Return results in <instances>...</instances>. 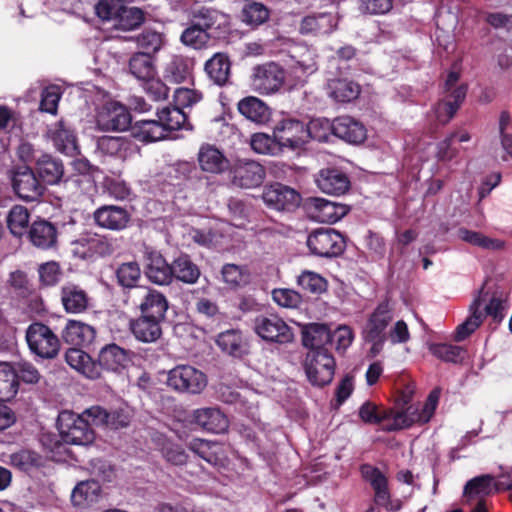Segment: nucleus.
<instances>
[{"instance_id":"obj_9","label":"nucleus","mask_w":512,"mask_h":512,"mask_svg":"<svg viewBox=\"0 0 512 512\" xmlns=\"http://www.w3.org/2000/svg\"><path fill=\"white\" fill-rule=\"evenodd\" d=\"M254 331L261 339L270 343L284 345L291 343L294 339L292 328L275 314L256 317Z\"/></svg>"},{"instance_id":"obj_47","label":"nucleus","mask_w":512,"mask_h":512,"mask_svg":"<svg viewBox=\"0 0 512 512\" xmlns=\"http://www.w3.org/2000/svg\"><path fill=\"white\" fill-rule=\"evenodd\" d=\"M330 96L338 102H351L358 98L361 87L358 83L348 79H332L328 83Z\"/></svg>"},{"instance_id":"obj_6","label":"nucleus","mask_w":512,"mask_h":512,"mask_svg":"<svg viewBox=\"0 0 512 512\" xmlns=\"http://www.w3.org/2000/svg\"><path fill=\"white\" fill-rule=\"evenodd\" d=\"M286 78L284 68L273 61L256 65L249 77L250 87L261 95H271L278 92Z\"/></svg>"},{"instance_id":"obj_48","label":"nucleus","mask_w":512,"mask_h":512,"mask_svg":"<svg viewBox=\"0 0 512 512\" xmlns=\"http://www.w3.org/2000/svg\"><path fill=\"white\" fill-rule=\"evenodd\" d=\"M129 72L139 81L156 76V67L153 58L148 53H134L129 59Z\"/></svg>"},{"instance_id":"obj_12","label":"nucleus","mask_w":512,"mask_h":512,"mask_svg":"<svg viewBox=\"0 0 512 512\" xmlns=\"http://www.w3.org/2000/svg\"><path fill=\"white\" fill-rule=\"evenodd\" d=\"M167 384L181 392L200 393L207 384L206 375L190 365H179L168 373Z\"/></svg>"},{"instance_id":"obj_62","label":"nucleus","mask_w":512,"mask_h":512,"mask_svg":"<svg viewBox=\"0 0 512 512\" xmlns=\"http://www.w3.org/2000/svg\"><path fill=\"white\" fill-rule=\"evenodd\" d=\"M210 37L209 32L201 29L200 26L192 24L183 30L180 40L185 46L199 50L207 45Z\"/></svg>"},{"instance_id":"obj_30","label":"nucleus","mask_w":512,"mask_h":512,"mask_svg":"<svg viewBox=\"0 0 512 512\" xmlns=\"http://www.w3.org/2000/svg\"><path fill=\"white\" fill-rule=\"evenodd\" d=\"M238 112L247 120L264 125L271 118L270 107L261 99L255 96H246L237 104Z\"/></svg>"},{"instance_id":"obj_59","label":"nucleus","mask_w":512,"mask_h":512,"mask_svg":"<svg viewBox=\"0 0 512 512\" xmlns=\"http://www.w3.org/2000/svg\"><path fill=\"white\" fill-rule=\"evenodd\" d=\"M457 233L459 239L462 241L483 249L498 250L503 246V243L499 240L489 238L481 232L469 230L464 227L459 228Z\"/></svg>"},{"instance_id":"obj_37","label":"nucleus","mask_w":512,"mask_h":512,"mask_svg":"<svg viewBox=\"0 0 512 512\" xmlns=\"http://www.w3.org/2000/svg\"><path fill=\"white\" fill-rule=\"evenodd\" d=\"M204 71L214 84L225 85L231 74V62L228 55L221 52L215 53L205 62Z\"/></svg>"},{"instance_id":"obj_58","label":"nucleus","mask_w":512,"mask_h":512,"mask_svg":"<svg viewBox=\"0 0 512 512\" xmlns=\"http://www.w3.org/2000/svg\"><path fill=\"white\" fill-rule=\"evenodd\" d=\"M508 308V294L503 291H494L484 310L487 316L491 317L495 323L500 324Z\"/></svg>"},{"instance_id":"obj_29","label":"nucleus","mask_w":512,"mask_h":512,"mask_svg":"<svg viewBox=\"0 0 512 512\" xmlns=\"http://www.w3.org/2000/svg\"><path fill=\"white\" fill-rule=\"evenodd\" d=\"M171 271L172 281L176 280L187 285L196 284L201 276L200 267L187 253H180L173 259Z\"/></svg>"},{"instance_id":"obj_31","label":"nucleus","mask_w":512,"mask_h":512,"mask_svg":"<svg viewBox=\"0 0 512 512\" xmlns=\"http://www.w3.org/2000/svg\"><path fill=\"white\" fill-rule=\"evenodd\" d=\"M51 139L57 151L67 156H75L80 153L77 136L63 120L56 123L51 131Z\"/></svg>"},{"instance_id":"obj_19","label":"nucleus","mask_w":512,"mask_h":512,"mask_svg":"<svg viewBox=\"0 0 512 512\" xmlns=\"http://www.w3.org/2000/svg\"><path fill=\"white\" fill-rule=\"evenodd\" d=\"M60 302L68 314H82L91 308V297L79 284L67 282L59 292Z\"/></svg>"},{"instance_id":"obj_42","label":"nucleus","mask_w":512,"mask_h":512,"mask_svg":"<svg viewBox=\"0 0 512 512\" xmlns=\"http://www.w3.org/2000/svg\"><path fill=\"white\" fill-rule=\"evenodd\" d=\"M198 162L203 171L215 174L226 170L229 164L221 151L208 144L200 148Z\"/></svg>"},{"instance_id":"obj_18","label":"nucleus","mask_w":512,"mask_h":512,"mask_svg":"<svg viewBox=\"0 0 512 512\" xmlns=\"http://www.w3.org/2000/svg\"><path fill=\"white\" fill-rule=\"evenodd\" d=\"M171 267L172 262L168 263L159 251L145 252L144 274L151 283L159 286L170 285L172 283Z\"/></svg>"},{"instance_id":"obj_13","label":"nucleus","mask_w":512,"mask_h":512,"mask_svg":"<svg viewBox=\"0 0 512 512\" xmlns=\"http://www.w3.org/2000/svg\"><path fill=\"white\" fill-rule=\"evenodd\" d=\"M274 135L282 148L296 150L308 142L306 123L295 118H283L274 127Z\"/></svg>"},{"instance_id":"obj_1","label":"nucleus","mask_w":512,"mask_h":512,"mask_svg":"<svg viewBox=\"0 0 512 512\" xmlns=\"http://www.w3.org/2000/svg\"><path fill=\"white\" fill-rule=\"evenodd\" d=\"M94 424L91 417L72 411H63L57 419V428L63 442L72 445H88L95 439V432L92 428Z\"/></svg>"},{"instance_id":"obj_21","label":"nucleus","mask_w":512,"mask_h":512,"mask_svg":"<svg viewBox=\"0 0 512 512\" xmlns=\"http://www.w3.org/2000/svg\"><path fill=\"white\" fill-rule=\"evenodd\" d=\"M164 323V321L137 314L129 321V331L139 342L155 343L162 338Z\"/></svg>"},{"instance_id":"obj_35","label":"nucleus","mask_w":512,"mask_h":512,"mask_svg":"<svg viewBox=\"0 0 512 512\" xmlns=\"http://www.w3.org/2000/svg\"><path fill=\"white\" fill-rule=\"evenodd\" d=\"M332 331L326 324L310 323L302 330V344L309 350L328 349L332 345Z\"/></svg>"},{"instance_id":"obj_17","label":"nucleus","mask_w":512,"mask_h":512,"mask_svg":"<svg viewBox=\"0 0 512 512\" xmlns=\"http://www.w3.org/2000/svg\"><path fill=\"white\" fill-rule=\"evenodd\" d=\"M92 217L98 227L116 232L125 230L131 222V213L117 205H102L93 212Z\"/></svg>"},{"instance_id":"obj_61","label":"nucleus","mask_w":512,"mask_h":512,"mask_svg":"<svg viewBox=\"0 0 512 512\" xmlns=\"http://www.w3.org/2000/svg\"><path fill=\"white\" fill-rule=\"evenodd\" d=\"M430 351L438 359L455 364L461 363L465 359L467 353L463 347L446 343L432 344L430 346Z\"/></svg>"},{"instance_id":"obj_3","label":"nucleus","mask_w":512,"mask_h":512,"mask_svg":"<svg viewBox=\"0 0 512 512\" xmlns=\"http://www.w3.org/2000/svg\"><path fill=\"white\" fill-rule=\"evenodd\" d=\"M393 319L392 309L387 300L377 305L369 315L362 330V338L371 344L370 354L377 356L384 348L387 340L386 329Z\"/></svg>"},{"instance_id":"obj_41","label":"nucleus","mask_w":512,"mask_h":512,"mask_svg":"<svg viewBox=\"0 0 512 512\" xmlns=\"http://www.w3.org/2000/svg\"><path fill=\"white\" fill-rule=\"evenodd\" d=\"M336 27V20L331 13H318L304 17L300 24L301 34H330Z\"/></svg>"},{"instance_id":"obj_4","label":"nucleus","mask_w":512,"mask_h":512,"mask_svg":"<svg viewBox=\"0 0 512 512\" xmlns=\"http://www.w3.org/2000/svg\"><path fill=\"white\" fill-rule=\"evenodd\" d=\"M303 367L312 386L324 387L334 378L336 361L329 349H312L308 350Z\"/></svg>"},{"instance_id":"obj_56","label":"nucleus","mask_w":512,"mask_h":512,"mask_svg":"<svg viewBox=\"0 0 512 512\" xmlns=\"http://www.w3.org/2000/svg\"><path fill=\"white\" fill-rule=\"evenodd\" d=\"M359 416L365 423L382 424L384 427L393 421V408L379 411L371 402H365L359 409Z\"/></svg>"},{"instance_id":"obj_50","label":"nucleus","mask_w":512,"mask_h":512,"mask_svg":"<svg viewBox=\"0 0 512 512\" xmlns=\"http://www.w3.org/2000/svg\"><path fill=\"white\" fill-rule=\"evenodd\" d=\"M216 343L222 351L232 356L240 357L245 353L242 333L239 330L229 329L220 333Z\"/></svg>"},{"instance_id":"obj_26","label":"nucleus","mask_w":512,"mask_h":512,"mask_svg":"<svg viewBox=\"0 0 512 512\" xmlns=\"http://www.w3.org/2000/svg\"><path fill=\"white\" fill-rule=\"evenodd\" d=\"M502 481L496 482L490 474L476 476L464 486L463 496L467 502H471L477 498L485 499V497L493 495L501 491Z\"/></svg>"},{"instance_id":"obj_55","label":"nucleus","mask_w":512,"mask_h":512,"mask_svg":"<svg viewBox=\"0 0 512 512\" xmlns=\"http://www.w3.org/2000/svg\"><path fill=\"white\" fill-rule=\"evenodd\" d=\"M10 463L20 471L30 473L42 466V456L34 451L22 449L11 454Z\"/></svg>"},{"instance_id":"obj_43","label":"nucleus","mask_w":512,"mask_h":512,"mask_svg":"<svg viewBox=\"0 0 512 512\" xmlns=\"http://www.w3.org/2000/svg\"><path fill=\"white\" fill-rule=\"evenodd\" d=\"M97 149L103 155L124 160L132 151V142L126 137L101 136L97 140Z\"/></svg>"},{"instance_id":"obj_32","label":"nucleus","mask_w":512,"mask_h":512,"mask_svg":"<svg viewBox=\"0 0 512 512\" xmlns=\"http://www.w3.org/2000/svg\"><path fill=\"white\" fill-rule=\"evenodd\" d=\"M117 283L123 288V300H129V295L138 288H146V285H138L141 278V269L137 262H125L118 266L115 272Z\"/></svg>"},{"instance_id":"obj_53","label":"nucleus","mask_w":512,"mask_h":512,"mask_svg":"<svg viewBox=\"0 0 512 512\" xmlns=\"http://www.w3.org/2000/svg\"><path fill=\"white\" fill-rule=\"evenodd\" d=\"M39 284L41 287L50 288L57 286L63 276L64 272L59 262L51 260L41 263L37 269Z\"/></svg>"},{"instance_id":"obj_39","label":"nucleus","mask_w":512,"mask_h":512,"mask_svg":"<svg viewBox=\"0 0 512 512\" xmlns=\"http://www.w3.org/2000/svg\"><path fill=\"white\" fill-rule=\"evenodd\" d=\"M65 361L71 368L80 372L85 377L92 380L98 379V367L95 364V360L82 349L77 347L69 348L65 353Z\"/></svg>"},{"instance_id":"obj_20","label":"nucleus","mask_w":512,"mask_h":512,"mask_svg":"<svg viewBox=\"0 0 512 512\" xmlns=\"http://www.w3.org/2000/svg\"><path fill=\"white\" fill-rule=\"evenodd\" d=\"M308 205L312 217L321 223H336L350 212L347 204L319 197L310 198Z\"/></svg>"},{"instance_id":"obj_64","label":"nucleus","mask_w":512,"mask_h":512,"mask_svg":"<svg viewBox=\"0 0 512 512\" xmlns=\"http://www.w3.org/2000/svg\"><path fill=\"white\" fill-rule=\"evenodd\" d=\"M89 256H110L115 251V241L111 237L95 235L86 240Z\"/></svg>"},{"instance_id":"obj_40","label":"nucleus","mask_w":512,"mask_h":512,"mask_svg":"<svg viewBox=\"0 0 512 512\" xmlns=\"http://www.w3.org/2000/svg\"><path fill=\"white\" fill-rule=\"evenodd\" d=\"M482 299L478 295L470 304V316L461 324L456 327L453 339L456 342H461L467 339L475 330L480 327L484 320V314L481 311Z\"/></svg>"},{"instance_id":"obj_52","label":"nucleus","mask_w":512,"mask_h":512,"mask_svg":"<svg viewBox=\"0 0 512 512\" xmlns=\"http://www.w3.org/2000/svg\"><path fill=\"white\" fill-rule=\"evenodd\" d=\"M29 221V210L22 205L13 206L7 216V226L10 232L17 237H21L29 230Z\"/></svg>"},{"instance_id":"obj_14","label":"nucleus","mask_w":512,"mask_h":512,"mask_svg":"<svg viewBox=\"0 0 512 512\" xmlns=\"http://www.w3.org/2000/svg\"><path fill=\"white\" fill-rule=\"evenodd\" d=\"M265 205L276 211H294L301 203V195L293 188L274 183L266 186L262 193Z\"/></svg>"},{"instance_id":"obj_22","label":"nucleus","mask_w":512,"mask_h":512,"mask_svg":"<svg viewBox=\"0 0 512 512\" xmlns=\"http://www.w3.org/2000/svg\"><path fill=\"white\" fill-rule=\"evenodd\" d=\"M35 172L43 185H58L65 176L63 161L51 154L43 153L35 160Z\"/></svg>"},{"instance_id":"obj_8","label":"nucleus","mask_w":512,"mask_h":512,"mask_svg":"<svg viewBox=\"0 0 512 512\" xmlns=\"http://www.w3.org/2000/svg\"><path fill=\"white\" fill-rule=\"evenodd\" d=\"M10 173L12 189L22 200L26 202L37 201L45 193V186L30 166H15Z\"/></svg>"},{"instance_id":"obj_51","label":"nucleus","mask_w":512,"mask_h":512,"mask_svg":"<svg viewBox=\"0 0 512 512\" xmlns=\"http://www.w3.org/2000/svg\"><path fill=\"white\" fill-rule=\"evenodd\" d=\"M270 10L260 2L251 1L244 5L241 11V20L246 25L256 28L268 21Z\"/></svg>"},{"instance_id":"obj_23","label":"nucleus","mask_w":512,"mask_h":512,"mask_svg":"<svg viewBox=\"0 0 512 512\" xmlns=\"http://www.w3.org/2000/svg\"><path fill=\"white\" fill-rule=\"evenodd\" d=\"M192 419L197 426L209 433L222 434L229 428L228 417L216 407L196 409Z\"/></svg>"},{"instance_id":"obj_38","label":"nucleus","mask_w":512,"mask_h":512,"mask_svg":"<svg viewBox=\"0 0 512 512\" xmlns=\"http://www.w3.org/2000/svg\"><path fill=\"white\" fill-rule=\"evenodd\" d=\"M131 134L135 139L145 143L159 141L167 136L158 117L136 121L131 127Z\"/></svg>"},{"instance_id":"obj_16","label":"nucleus","mask_w":512,"mask_h":512,"mask_svg":"<svg viewBox=\"0 0 512 512\" xmlns=\"http://www.w3.org/2000/svg\"><path fill=\"white\" fill-rule=\"evenodd\" d=\"M85 414L91 417V422L94 426L113 430L126 428L129 426L132 418V414L128 408L107 410L99 405L87 408Z\"/></svg>"},{"instance_id":"obj_44","label":"nucleus","mask_w":512,"mask_h":512,"mask_svg":"<svg viewBox=\"0 0 512 512\" xmlns=\"http://www.w3.org/2000/svg\"><path fill=\"white\" fill-rule=\"evenodd\" d=\"M17 371L10 362H0V402L12 400L18 393Z\"/></svg>"},{"instance_id":"obj_33","label":"nucleus","mask_w":512,"mask_h":512,"mask_svg":"<svg viewBox=\"0 0 512 512\" xmlns=\"http://www.w3.org/2000/svg\"><path fill=\"white\" fill-rule=\"evenodd\" d=\"M127 360L126 350L115 343L107 344L101 348L98 359L95 361L98 367V378L101 377L102 371H117L124 366Z\"/></svg>"},{"instance_id":"obj_2","label":"nucleus","mask_w":512,"mask_h":512,"mask_svg":"<svg viewBox=\"0 0 512 512\" xmlns=\"http://www.w3.org/2000/svg\"><path fill=\"white\" fill-rule=\"evenodd\" d=\"M124 304L138 311L139 315L155 318L166 322L170 303L167 296L161 291L152 288H138L129 295Z\"/></svg>"},{"instance_id":"obj_49","label":"nucleus","mask_w":512,"mask_h":512,"mask_svg":"<svg viewBox=\"0 0 512 512\" xmlns=\"http://www.w3.org/2000/svg\"><path fill=\"white\" fill-rule=\"evenodd\" d=\"M145 21V13L138 7L120 6L115 20V27L119 30L130 31L140 27Z\"/></svg>"},{"instance_id":"obj_63","label":"nucleus","mask_w":512,"mask_h":512,"mask_svg":"<svg viewBox=\"0 0 512 512\" xmlns=\"http://www.w3.org/2000/svg\"><path fill=\"white\" fill-rule=\"evenodd\" d=\"M160 451L164 459L172 465L182 466L188 461V454L182 445L171 440L164 439Z\"/></svg>"},{"instance_id":"obj_25","label":"nucleus","mask_w":512,"mask_h":512,"mask_svg":"<svg viewBox=\"0 0 512 512\" xmlns=\"http://www.w3.org/2000/svg\"><path fill=\"white\" fill-rule=\"evenodd\" d=\"M28 239L33 246L39 249L55 248L58 242V229L47 220L34 221L29 227Z\"/></svg>"},{"instance_id":"obj_5","label":"nucleus","mask_w":512,"mask_h":512,"mask_svg":"<svg viewBox=\"0 0 512 512\" xmlns=\"http://www.w3.org/2000/svg\"><path fill=\"white\" fill-rule=\"evenodd\" d=\"M26 341L33 354L42 359L55 358L61 348V342L52 329L41 323L34 322L26 331Z\"/></svg>"},{"instance_id":"obj_46","label":"nucleus","mask_w":512,"mask_h":512,"mask_svg":"<svg viewBox=\"0 0 512 512\" xmlns=\"http://www.w3.org/2000/svg\"><path fill=\"white\" fill-rule=\"evenodd\" d=\"M101 493V485L95 479L79 482L72 491L71 499L76 506H86L97 502Z\"/></svg>"},{"instance_id":"obj_7","label":"nucleus","mask_w":512,"mask_h":512,"mask_svg":"<svg viewBox=\"0 0 512 512\" xmlns=\"http://www.w3.org/2000/svg\"><path fill=\"white\" fill-rule=\"evenodd\" d=\"M306 244L311 254L323 258L340 256L346 248L343 235L332 228H317L311 231Z\"/></svg>"},{"instance_id":"obj_54","label":"nucleus","mask_w":512,"mask_h":512,"mask_svg":"<svg viewBox=\"0 0 512 512\" xmlns=\"http://www.w3.org/2000/svg\"><path fill=\"white\" fill-rule=\"evenodd\" d=\"M157 117L160 119L166 133L181 129L187 116L180 107L166 106L157 111Z\"/></svg>"},{"instance_id":"obj_11","label":"nucleus","mask_w":512,"mask_h":512,"mask_svg":"<svg viewBox=\"0 0 512 512\" xmlns=\"http://www.w3.org/2000/svg\"><path fill=\"white\" fill-rule=\"evenodd\" d=\"M190 16L196 26L209 32L214 38H226L230 34L229 16L213 8L205 6L194 7Z\"/></svg>"},{"instance_id":"obj_34","label":"nucleus","mask_w":512,"mask_h":512,"mask_svg":"<svg viewBox=\"0 0 512 512\" xmlns=\"http://www.w3.org/2000/svg\"><path fill=\"white\" fill-rule=\"evenodd\" d=\"M360 473L362 478L370 484L374 491V503L377 504L378 502L387 500L391 493L386 475L378 467L368 463L360 466Z\"/></svg>"},{"instance_id":"obj_28","label":"nucleus","mask_w":512,"mask_h":512,"mask_svg":"<svg viewBox=\"0 0 512 512\" xmlns=\"http://www.w3.org/2000/svg\"><path fill=\"white\" fill-rule=\"evenodd\" d=\"M95 337V328L78 320H69L62 331L64 342L75 347H87Z\"/></svg>"},{"instance_id":"obj_24","label":"nucleus","mask_w":512,"mask_h":512,"mask_svg":"<svg viewBox=\"0 0 512 512\" xmlns=\"http://www.w3.org/2000/svg\"><path fill=\"white\" fill-rule=\"evenodd\" d=\"M317 187L326 194L340 196L350 189V179L346 173L336 168H326L316 176Z\"/></svg>"},{"instance_id":"obj_36","label":"nucleus","mask_w":512,"mask_h":512,"mask_svg":"<svg viewBox=\"0 0 512 512\" xmlns=\"http://www.w3.org/2000/svg\"><path fill=\"white\" fill-rule=\"evenodd\" d=\"M193 62L183 55H174L166 64L163 77L167 83L180 84L192 78Z\"/></svg>"},{"instance_id":"obj_15","label":"nucleus","mask_w":512,"mask_h":512,"mask_svg":"<svg viewBox=\"0 0 512 512\" xmlns=\"http://www.w3.org/2000/svg\"><path fill=\"white\" fill-rule=\"evenodd\" d=\"M230 173L232 184L244 189L259 187L266 176L265 168L254 160H237Z\"/></svg>"},{"instance_id":"obj_57","label":"nucleus","mask_w":512,"mask_h":512,"mask_svg":"<svg viewBox=\"0 0 512 512\" xmlns=\"http://www.w3.org/2000/svg\"><path fill=\"white\" fill-rule=\"evenodd\" d=\"M251 148L258 154L279 155L283 152L275 135L269 136L265 133H255L251 137Z\"/></svg>"},{"instance_id":"obj_60","label":"nucleus","mask_w":512,"mask_h":512,"mask_svg":"<svg viewBox=\"0 0 512 512\" xmlns=\"http://www.w3.org/2000/svg\"><path fill=\"white\" fill-rule=\"evenodd\" d=\"M306 134H308V141L312 139L328 142L331 134L334 135V121L330 122L326 118L312 119L306 124Z\"/></svg>"},{"instance_id":"obj_27","label":"nucleus","mask_w":512,"mask_h":512,"mask_svg":"<svg viewBox=\"0 0 512 512\" xmlns=\"http://www.w3.org/2000/svg\"><path fill=\"white\" fill-rule=\"evenodd\" d=\"M366 132L365 126L350 116H340L334 119V136L347 143H362L367 137Z\"/></svg>"},{"instance_id":"obj_10","label":"nucleus","mask_w":512,"mask_h":512,"mask_svg":"<svg viewBox=\"0 0 512 512\" xmlns=\"http://www.w3.org/2000/svg\"><path fill=\"white\" fill-rule=\"evenodd\" d=\"M96 122L102 131H126L132 127V116L125 105L109 100L99 108Z\"/></svg>"},{"instance_id":"obj_45","label":"nucleus","mask_w":512,"mask_h":512,"mask_svg":"<svg viewBox=\"0 0 512 512\" xmlns=\"http://www.w3.org/2000/svg\"><path fill=\"white\" fill-rule=\"evenodd\" d=\"M418 418H422V408L419 409L414 405H409L406 408L402 409L393 408V421L385 425L384 430L396 431L409 428L415 423H426Z\"/></svg>"}]
</instances>
